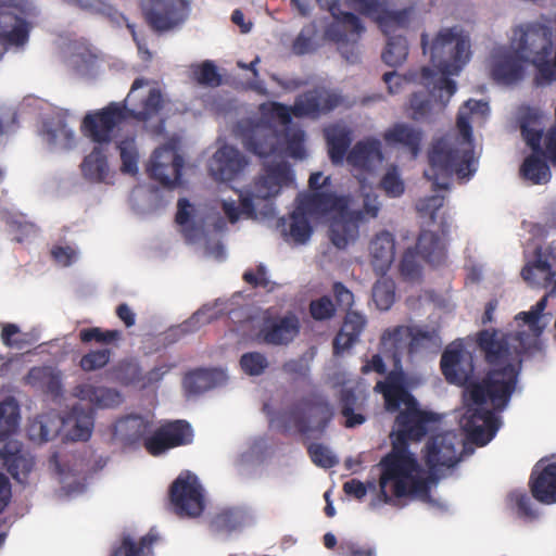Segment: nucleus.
Wrapping results in <instances>:
<instances>
[{
	"instance_id": "774afa93",
	"label": "nucleus",
	"mask_w": 556,
	"mask_h": 556,
	"mask_svg": "<svg viewBox=\"0 0 556 556\" xmlns=\"http://www.w3.org/2000/svg\"><path fill=\"white\" fill-rule=\"evenodd\" d=\"M304 139L305 134L301 129L286 131V153L293 159H304L306 155Z\"/></svg>"
},
{
	"instance_id": "72a5a7b5",
	"label": "nucleus",
	"mask_w": 556,
	"mask_h": 556,
	"mask_svg": "<svg viewBox=\"0 0 556 556\" xmlns=\"http://www.w3.org/2000/svg\"><path fill=\"white\" fill-rule=\"evenodd\" d=\"M73 394L81 401L89 402L96 408H113L123 401L121 393L115 389L96 387L90 383L76 386Z\"/></svg>"
},
{
	"instance_id": "a18cd8bd",
	"label": "nucleus",
	"mask_w": 556,
	"mask_h": 556,
	"mask_svg": "<svg viewBox=\"0 0 556 556\" xmlns=\"http://www.w3.org/2000/svg\"><path fill=\"white\" fill-rule=\"evenodd\" d=\"M400 28H392L390 34H384L388 37L387 46L382 52V60L389 66L401 65L408 55V43L404 36L395 35L394 33Z\"/></svg>"
},
{
	"instance_id": "473e14b6",
	"label": "nucleus",
	"mask_w": 556,
	"mask_h": 556,
	"mask_svg": "<svg viewBox=\"0 0 556 556\" xmlns=\"http://www.w3.org/2000/svg\"><path fill=\"white\" fill-rule=\"evenodd\" d=\"M328 155L332 164H342L353 140L352 130L342 124H331L324 129Z\"/></svg>"
},
{
	"instance_id": "7c9ffc66",
	"label": "nucleus",
	"mask_w": 556,
	"mask_h": 556,
	"mask_svg": "<svg viewBox=\"0 0 556 556\" xmlns=\"http://www.w3.org/2000/svg\"><path fill=\"white\" fill-rule=\"evenodd\" d=\"M369 253L375 273L377 275H386L394 261V236L388 230L376 233L369 243Z\"/></svg>"
},
{
	"instance_id": "69168bd1",
	"label": "nucleus",
	"mask_w": 556,
	"mask_h": 556,
	"mask_svg": "<svg viewBox=\"0 0 556 556\" xmlns=\"http://www.w3.org/2000/svg\"><path fill=\"white\" fill-rule=\"evenodd\" d=\"M307 453L315 465L325 469L332 468L339 463L331 451L320 443H311Z\"/></svg>"
},
{
	"instance_id": "0eeeda50",
	"label": "nucleus",
	"mask_w": 556,
	"mask_h": 556,
	"mask_svg": "<svg viewBox=\"0 0 556 556\" xmlns=\"http://www.w3.org/2000/svg\"><path fill=\"white\" fill-rule=\"evenodd\" d=\"M140 8L146 23L156 34L180 28L191 11L189 0H141Z\"/></svg>"
},
{
	"instance_id": "cd10ccee",
	"label": "nucleus",
	"mask_w": 556,
	"mask_h": 556,
	"mask_svg": "<svg viewBox=\"0 0 556 556\" xmlns=\"http://www.w3.org/2000/svg\"><path fill=\"white\" fill-rule=\"evenodd\" d=\"M362 212H351L349 207L337 213L330 220L329 239L338 249H345L358 237Z\"/></svg>"
},
{
	"instance_id": "423d86ee",
	"label": "nucleus",
	"mask_w": 556,
	"mask_h": 556,
	"mask_svg": "<svg viewBox=\"0 0 556 556\" xmlns=\"http://www.w3.org/2000/svg\"><path fill=\"white\" fill-rule=\"evenodd\" d=\"M419 83L424 89L409 99L410 118L416 122L427 119L438 106L443 110L456 92V83L450 77L438 76L430 67L420 70Z\"/></svg>"
},
{
	"instance_id": "2f4dec72",
	"label": "nucleus",
	"mask_w": 556,
	"mask_h": 556,
	"mask_svg": "<svg viewBox=\"0 0 556 556\" xmlns=\"http://www.w3.org/2000/svg\"><path fill=\"white\" fill-rule=\"evenodd\" d=\"M300 208L308 215H324L329 212L339 213L349 206L346 197L330 192H313L298 198Z\"/></svg>"
},
{
	"instance_id": "37998d69",
	"label": "nucleus",
	"mask_w": 556,
	"mask_h": 556,
	"mask_svg": "<svg viewBox=\"0 0 556 556\" xmlns=\"http://www.w3.org/2000/svg\"><path fill=\"white\" fill-rule=\"evenodd\" d=\"M160 427L172 448L189 445L193 442V429L185 419L168 420Z\"/></svg>"
},
{
	"instance_id": "1a4fd4ad",
	"label": "nucleus",
	"mask_w": 556,
	"mask_h": 556,
	"mask_svg": "<svg viewBox=\"0 0 556 556\" xmlns=\"http://www.w3.org/2000/svg\"><path fill=\"white\" fill-rule=\"evenodd\" d=\"M292 181L293 173L289 164L281 162L265 166L264 174L254 181L253 192L240 194V212L248 217H254V198L262 200L275 198L283 186H289Z\"/></svg>"
},
{
	"instance_id": "ea45409f",
	"label": "nucleus",
	"mask_w": 556,
	"mask_h": 556,
	"mask_svg": "<svg viewBox=\"0 0 556 556\" xmlns=\"http://www.w3.org/2000/svg\"><path fill=\"white\" fill-rule=\"evenodd\" d=\"M25 380L27 384L38 388L54 397L60 396L62 393L61 379L50 368L33 367L29 369Z\"/></svg>"
},
{
	"instance_id": "e2e57ef3",
	"label": "nucleus",
	"mask_w": 556,
	"mask_h": 556,
	"mask_svg": "<svg viewBox=\"0 0 556 556\" xmlns=\"http://www.w3.org/2000/svg\"><path fill=\"white\" fill-rule=\"evenodd\" d=\"M380 187L391 198H397L404 193V181L401 179L396 166H392L387 170L381 178Z\"/></svg>"
},
{
	"instance_id": "aec40b11",
	"label": "nucleus",
	"mask_w": 556,
	"mask_h": 556,
	"mask_svg": "<svg viewBox=\"0 0 556 556\" xmlns=\"http://www.w3.org/2000/svg\"><path fill=\"white\" fill-rule=\"evenodd\" d=\"M152 430V421L148 418L130 414L117 419L113 426L112 438L126 448L143 446V440Z\"/></svg>"
},
{
	"instance_id": "c756f323",
	"label": "nucleus",
	"mask_w": 556,
	"mask_h": 556,
	"mask_svg": "<svg viewBox=\"0 0 556 556\" xmlns=\"http://www.w3.org/2000/svg\"><path fill=\"white\" fill-rule=\"evenodd\" d=\"M382 137L388 147L403 148L413 157H417L420 152L424 132L409 124L395 123L383 132Z\"/></svg>"
},
{
	"instance_id": "bb28decb",
	"label": "nucleus",
	"mask_w": 556,
	"mask_h": 556,
	"mask_svg": "<svg viewBox=\"0 0 556 556\" xmlns=\"http://www.w3.org/2000/svg\"><path fill=\"white\" fill-rule=\"evenodd\" d=\"M409 326H395L386 329L380 337V350L392 358L393 369L390 372H399L402 376V383H405L406 377L402 366V357L407 354V344L410 340Z\"/></svg>"
},
{
	"instance_id": "9b49d317",
	"label": "nucleus",
	"mask_w": 556,
	"mask_h": 556,
	"mask_svg": "<svg viewBox=\"0 0 556 556\" xmlns=\"http://www.w3.org/2000/svg\"><path fill=\"white\" fill-rule=\"evenodd\" d=\"M126 118L127 105L111 102L100 111L88 113L81 123L83 132L98 144L109 143L114 129Z\"/></svg>"
},
{
	"instance_id": "864d4df0",
	"label": "nucleus",
	"mask_w": 556,
	"mask_h": 556,
	"mask_svg": "<svg viewBox=\"0 0 556 556\" xmlns=\"http://www.w3.org/2000/svg\"><path fill=\"white\" fill-rule=\"evenodd\" d=\"M122 339V331L117 329L103 330L100 327L84 328L79 331V340L81 343L88 344L92 341L99 344H112Z\"/></svg>"
},
{
	"instance_id": "8fccbe9b",
	"label": "nucleus",
	"mask_w": 556,
	"mask_h": 556,
	"mask_svg": "<svg viewBox=\"0 0 556 556\" xmlns=\"http://www.w3.org/2000/svg\"><path fill=\"white\" fill-rule=\"evenodd\" d=\"M380 276L372 287V300L379 309L387 311L395 300V283L386 275Z\"/></svg>"
},
{
	"instance_id": "79ce46f5",
	"label": "nucleus",
	"mask_w": 556,
	"mask_h": 556,
	"mask_svg": "<svg viewBox=\"0 0 556 556\" xmlns=\"http://www.w3.org/2000/svg\"><path fill=\"white\" fill-rule=\"evenodd\" d=\"M520 130L526 143L534 153H543L541 140L543 129L541 127L540 116L532 110H527L520 117Z\"/></svg>"
},
{
	"instance_id": "6e6d98bb",
	"label": "nucleus",
	"mask_w": 556,
	"mask_h": 556,
	"mask_svg": "<svg viewBox=\"0 0 556 556\" xmlns=\"http://www.w3.org/2000/svg\"><path fill=\"white\" fill-rule=\"evenodd\" d=\"M419 252L416 249L408 248L403 253L400 261V275L405 281H417L421 277V266L418 262Z\"/></svg>"
},
{
	"instance_id": "603ef678",
	"label": "nucleus",
	"mask_w": 556,
	"mask_h": 556,
	"mask_svg": "<svg viewBox=\"0 0 556 556\" xmlns=\"http://www.w3.org/2000/svg\"><path fill=\"white\" fill-rule=\"evenodd\" d=\"M244 521V513L239 508H225L217 513L212 526L217 531L230 532L238 529Z\"/></svg>"
},
{
	"instance_id": "13d9d810",
	"label": "nucleus",
	"mask_w": 556,
	"mask_h": 556,
	"mask_svg": "<svg viewBox=\"0 0 556 556\" xmlns=\"http://www.w3.org/2000/svg\"><path fill=\"white\" fill-rule=\"evenodd\" d=\"M193 76L203 86L217 87L222 84V76L212 61H204L194 66Z\"/></svg>"
},
{
	"instance_id": "f03ea898",
	"label": "nucleus",
	"mask_w": 556,
	"mask_h": 556,
	"mask_svg": "<svg viewBox=\"0 0 556 556\" xmlns=\"http://www.w3.org/2000/svg\"><path fill=\"white\" fill-rule=\"evenodd\" d=\"M375 390L383 395L388 412H399L392 448L380 462V496L389 504L392 497L386 490L388 485L395 497L413 494L422 485L416 477L420 466L416 456L410 453L408 442L420 441L437 418L433 413L419 407L418 401L407 390L405 383H402V376L399 372H389L383 381L377 382Z\"/></svg>"
},
{
	"instance_id": "39448f33",
	"label": "nucleus",
	"mask_w": 556,
	"mask_h": 556,
	"mask_svg": "<svg viewBox=\"0 0 556 556\" xmlns=\"http://www.w3.org/2000/svg\"><path fill=\"white\" fill-rule=\"evenodd\" d=\"M37 9L29 0H0V60L11 48H22L29 40L30 18Z\"/></svg>"
},
{
	"instance_id": "c9c22d12",
	"label": "nucleus",
	"mask_w": 556,
	"mask_h": 556,
	"mask_svg": "<svg viewBox=\"0 0 556 556\" xmlns=\"http://www.w3.org/2000/svg\"><path fill=\"white\" fill-rule=\"evenodd\" d=\"M425 262L432 266H440L446 260V248L441 238L433 231L422 230L415 248Z\"/></svg>"
},
{
	"instance_id": "4be33fe9",
	"label": "nucleus",
	"mask_w": 556,
	"mask_h": 556,
	"mask_svg": "<svg viewBox=\"0 0 556 556\" xmlns=\"http://www.w3.org/2000/svg\"><path fill=\"white\" fill-rule=\"evenodd\" d=\"M341 103V98L324 89H312L296 97L293 103L295 117L316 118L327 114Z\"/></svg>"
},
{
	"instance_id": "0e129e2a",
	"label": "nucleus",
	"mask_w": 556,
	"mask_h": 556,
	"mask_svg": "<svg viewBox=\"0 0 556 556\" xmlns=\"http://www.w3.org/2000/svg\"><path fill=\"white\" fill-rule=\"evenodd\" d=\"M261 112L264 117L278 121L282 126H288L292 121L293 105L288 106L279 102L262 104Z\"/></svg>"
},
{
	"instance_id": "6e6552de",
	"label": "nucleus",
	"mask_w": 556,
	"mask_h": 556,
	"mask_svg": "<svg viewBox=\"0 0 556 556\" xmlns=\"http://www.w3.org/2000/svg\"><path fill=\"white\" fill-rule=\"evenodd\" d=\"M173 510L180 517L197 518L205 508L204 489L193 472L186 470L178 475L169 486Z\"/></svg>"
},
{
	"instance_id": "a878e982",
	"label": "nucleus",
	"mask_w": 556,
	"mask_h": 556,
	"mask_svg": "<svg viewBox=\"0 0 556 556\" xmlns=\"http://www.w3.org/2000/svg\"><path fill=\"white\" fill-rule=\"evenodd\" d=\"M532 496L543 504L556 503V459L544 464L541 459L532 469L529 480Z\"/></svg>"
},
{
	"instance_id": "5701e85b",
	"label": "nucleus",
	"mask_w": 556,
	"mask_h": 556,
	"mask_svg": "<svg viewBox=\"0 0 556 556\" xmlns=\"http://www.w3.org/2000/svg\"><path fill=\"white\" fill-rule=\"evenodd\" d=\"M247 165L248 160L238 149L225 144L214 153L208 169L215 180L231 181Z\"/></svg>"
},
{
	"instance_id": "680f3d73",
	"label": "nucleus",
	"mask_w": 556,
	"mask_h": 556,
	"mask_svg": "<svg viewBox=\"0 0 556 556\" xmlns=\"http://www.w3.org/2000/svg\"><path fill=\"white\" fill-rule=\"evenodd\" d=\"M117 380L124 386L136 384L142 380L141 368L138 363L123 361L115 369Z\"/></svg>"
},
{
	"instance_id": "a19ab883",
	"label": "nucleus",
	"mask_w": 556,
	"mask_h": 556,
	"mask_svg": "<svg viewBox=\"0 0 556 556\" xmlns=\"http://www.w3.org/2000/svg\"><path fill=\"white\" fill-rule=\"evenodd\" d=\"M220 372L215 369H195L184 378V389L188 395H199L216 386Z\"/></svg>"
},
{
	"instance_id": "b1692460",
	"label": "nucleus",
	"mask_w": 556,
	"mask_h": 556,
	"mask_svg": "<svg viewBox=\"0 0 556 556\" xmlns=\"http://www.w3.org/2000/svg\"><path fill=\"white\" fill-rule=\"evenodd\" d=\"M553 256L547 249L538 247L534 260L521 269L522 279L531 287L551 290L555 282L556 273L553 270Z\"/></svg>"
},
{
	"instance_id": "338daca9",
	"label": "nucleus",
	"mask_w": 556,
	"mask_h": 556,
	"mask_svg": "<svg viewBox=\"0 0 556 556\" xmlns=\"http://www.w3.org/2000/svg\"><path fill=\"white\" fill-rule=\"evenodd\" d=\"M143 447L154 457L161 456L172 450L161 427L156 428L150 435L143 440Z\"/></svg>"
},
{
	"instance_id": "20e7f679",
	"label": "nucleus",
	"mask_w": 556,
	"mask_h": 556,
	"mask_svg": "<svg viewBox=\"0 0 556 556\" xmlns=\"http://www.w3.org/2000/svg\"><path fill=\"white\" fill-rule=\"evenodd\" d=\"M421 48L430 54L432 68L438 76L457 75L470 60V41L454 28L441 29L429 47L428 35H421Z\"/></svg>"
},
{
	"instance_id": "bf43d9fd",
	"label": "nucleus",
	"mask_w": 556,
	"mask_h": 556,
	"mask_svg": "<svg viewBox=\"0 0 556 556\" xmlns=\"http://www.w3.org/2000/svg\"><path fill=\"white\" fill-rule=\"evenodd\" d=\"M240 366L247 375L260 376L268 367V362L260 352H248L240 357Z\"/></svg>"
},
{
	"instance_id": "e433bc0d",
	"label": "nucleus",
	"mask_w": 556,
	"mask_h": 556,
	"mask_svg": "<svg viewBox=\"0 0 556 556\" xmlns=\"http://www.w3.org/2000/svg\"><path fill=\"white\" fill-rule=\"evenodd\" d=\"M65 422L71 425L68 435L73 441H87L93 429V412L81 404H76L72 407Z\"/></svg>"
},
{
	"instance_id": "4c0bfd02",
	"label": "nucleus",
	"mask_w": 556,
	"mask_h": 556,
	"mask_svg": "<svg viewBox=\"0 0 556 556\" xmlns=\"http://www.w3.org/2000/svg\"><path fill=\"white\" fill-rule=\"evenodd\" d=\"M80 167L87 180L105 182L110 174V167L104 149L101 146H96L84 159Z\"/></svg>"
},
{
	"instance_id": "49530a36",
	"label": "nucleus",
	"mask_w": 556,
	"mask_h": 556,
	"mask_svg": "<svg viewBox=\"0 0 556 556\" xmlns=\"http://www.w3.org/2000/svg\"><path fill=\"white\" fill-rule=\"evenodd\" d=\"M20 422V406L13 397L0 402V441L13 434Z\"/></svg>"
},
{
	"instance_id": "4d7b16f0",
	"label": "nucleus",
	"mask_w": 556,
	"mask_h": 556,
	"mask_svg": "<svg viewBox=\"0 0 556 556\" xmlns=\"http://www.w3.org/2000/svg\"><path fill=\"white\" fill-rule=\"evenodd\" d=\"M111 354L110 349L91 350L83 355L79 367L87 372L102 369L109 364Z\"/></svg>"
},
{
	"instance_id": "9d476101",
	"label": "nucleus",
	"mask_w": 556,
	"mask_h": 556,
	"mask_svg": "<svg viewBox=\"0 0 556 556\" xmlns=\"http://www.w3.org/2000/svg\"><path fill=\"white\" fill-rule=\"evenodd\" d=\"M332 418V409L325 400L302 399L288 413L289 424L301 434L323 433Z\"/></svg>"
},
{
	"instance_id": "3c124183",
	"label": "nucleus",
	"mask_w": 556,
	"mask_h": 556,
	"mask_svg": "<svg viewBox=\"0 0 556 556\" xmlns=\"http://www.w3.org/2000/svg\"><path fill=\"white\" fill-rule=\"evenodd\" d=\"M156 536L152 534L143 535L138 543H136L129 535L122 539L118 547L114 548L111 556H143L146 549H150Z\"/></svg>"
},
{
	"instance_id": "052dcab7",
	"label": "nucleus",
	"mask_w": 556,
	"mask_h": 556,
	"mask_svg": "<svg viewBox=\"0 0 556 556\" xmlns=\"http://www.w3.org/2000/svg\"><path fill=\"white\" fill-rule=\"evenodd\" d=\"M309 315L314 320L331 319L336 314V305L328 295L312 300L308 306Z\"/></svg>"
},
{
	"instance_id": "f257e3e1",
	"label": "nucleus",
	"mask_w": 556,
	"mask_h": 556,
	"mask_svg": "<svg viewBox=\"0 0 556 556\" xmlns=\"http://www.w3.org/2000/svg\"><path fill=\"white\" fill-rule=\"evenodd\" d=\"M545 303L538 301L527 312L515 316L517 330L503 332L498 329H483L477 333V346L491 366L486 376L467 389L469 405L463 418V429L467 439L478 446H484L495 435L500 418L495 412H502L508 405L516 389L522 358L530 357L542 350L541 336L546 327L543 320Z\"/></svg>"
},
{
	"instance_id": "ddd939ff",
	"label": "nucleus",
	"mask_w": 556,
	"mask_h": 556,
	"mask_svg": "<svg viewBox=\"0 0 556 556\" xmlns=\"http://www.w3.org/2000/svg\"><path fill=\"white\" fill-rule=\"evenodd\" d=\"M236 132L244 149L260 157H267L278 150L280 132L271 124L242 121Z\"/></svg>"
},
{
	"instance_id": "2eb2a0df",
	"label": "nucleus",
	"mask_w": 556,
	"mask_h": 556,
	"mask_svg": "<svg viewBox=\"0 0 556 556\" xmlns=\"http://www.w3.org/2000/svg\"><path fill=\"white\" fill-rule=\"evenodd\" d=\"M299 317L289 312L283 316L266 313L257 332V340L268 345L281 346L291 343L300 333Z\"/></svg>"
},
{
	"instance_id": "dca6fc26",
	"label": "nucleus",
	"mask_w": 556,
	"mask_h": 556,
	"mask_svg": "<svg viewBox=\"0 0 556 556\" xmlns=\"http://www.w3.org/2000/svg\"><path fill=\"white\" fill-rule=\"evenodd\" d=\"M353 8L361 14L372 18L383 34L392 28H406L409 24L412 9L397 11L388 9L387 0H351Z\"/></svg>"
},
{
	"instance_id": "f8f14e48",
	"label": "nucleus",
	"mask_w": 556,
	"mask_h": 556,
	"mask_svg": "<svg viewBox=\"0 0 556 556\" xmlns=\"http://www.w3.org/2000/svg\"><path fill=\"white\" fill-rule=\"evenodd\" d=\"M184 157L175 143H167L154 150L147 166L148 175L165 188H175L181 184Z\"/></svg>"
},
{
	"instance_id": "f704fd0d",
	"label": "nucleus",
	"mask_w": 556,
	"mask_h": 556,
	"mask_svg": "<svg viewBox=\"0 0 556 556\" xmlns=\"http://www.w3.org/2000/svg\"><path fill=\"white\" fill-rule=\"evenodd\" d=\"M410 340L407 344V356L410 362L414 357L424 351H437L442 345L440 328L434 326H413L410 327Z\"/></svg>"
},
{
	"instance_id": "de8ad7c7",
	"label": "nucleus",
	"mask_w": 556,
	"mask_h": 556,
	"mask_svg": "<svg viewBox=\"0 0 556 556\" xmlns=\"http://www.w3.org/2000/svg\"><path fill=\"white\" fill-rule=\"evenodd\" d=\"M339 403L341 415L345 418L344 427L354 428L365 422L366 417L362 413L356 412L358 408V399L353 389H342Z\"/></svg>"
},
{
	"instance_id": "6ab92c4d",
	"label": "nucleus",
	"mask_w": 556,
	"mask_h": 556,
	"mask_svg": "<svg viewBox=\"0 0 556 556\" xmlns=\"http://www.w3.org/2000/svg\"><path fill=\"white\" fill-rule=\"evenodd\" d=\"M323 10L330 12L334 18V23L331 24L327 30V36L336 42H345L351 37H359L365 31V27L362 24L358 16L352 12H344L340 9V0H316Z\"/></svg>"
},
{
	"instance_id": "f3484780",
	"label": "nucleus",
	"mask_w": 556,
	"mask_h": 556,
	"mask_svg": "<svg viewBox=\"0 0 556 556\" xmlns=\"http://www.w3.org/2000/svg\"><path fill=\"white\" fill-rule=\"evenodd\" d=\"M492 59L491 77L494 81L513 85L523 78L525 64L528 61L511 45L495 49Z\"/></svg>"
},
{
	"instance_id": "c03bdc74",
	"label": "nucleus",
	"mask_w": 556,
	"mask_h": 556,
	"mask_svg": "<svg viewBox=\"0 0 556 556\" xmlns=\"http://www.w3.org/2000/svg\"><path fill=\"white\" fill-rule=\"evenodd\" d=\"M542 156L543 153L533 152L520 167V175L534 185L546 184L551 179L549 166Z\"/></svg>"
},
{
	"instance_id": "a211bd4d",
	"label": "nucleus",
	"mask_w": 556,
	"mask_h": 556,
	"mask_svg": "<svg viewBox=\"0 0 556 556\" xmlns=\"http://www.w3.org/2000/svg\"><path fill=\"white\" fill-rule=\"evenodd\" d=\"M440 367L448 383L466 386V388L472 383L470 382L475 370L472 355L462 345L447 348L442 353ZM466 392L469 394L468 389Z\"/></svg>"
},
{
	"instance_id": "393cba45",
	"label": "nucleus",
	"mask_w": 556,
	"mask_h": 556,
	"mask_svg": "<svg viewBox=\"0 0 556 556\" xmlns=\"http://www.w3.org/2000/svg\"><path fill=\"white\" fill-rule=\"evenodd\" d=\"M34 465V457L17 441H8L0 448V469H5L18 482L27 479Z\"/></svg>"
},
{
	"instance_id": "412c9836",
	"label": "nucleus",
	"mask_w": 556,
	"mask_h": 556,
	"mask_svg": "<svg viewBox=\"0 0 556 556\" xmlns=\"http://www.w3.org/2000/svg\"><path fill=\"white\" fill-rule=\"evenodd\" d=\"M147 85V79L136 78L127 98L123 102L127 105L128 117L139 122H148L156 116L163 109V96L157 88H151L146 97L141 98L139 102L134 103L136 91Z\"/></svg>"
},
{
	"instance_id": "7ed1b4c3",
	"label": "nucleus",
	"mask_w": 556,
	"mask_h": 556,
	"mask_svg": "<svg viewBox=\"0 0 556 556\" xmlns=\"http://www.w3.org/2000/svg\"><path fill=\"white\" fill-rule=\"evenodd\" d=\"M456 126L457 131L434 139L428 150L429 168L424 175L434 191L448 189L453 175L469 179L477 170L469 115L460 111Z\"/></svg>"
},
{
	"instance_id": "09e8293b",
	"label": "nucleus",
	"mask_w": 556,
	"mask_h": 556,
	"mask_svg": "<svg viewBox=\"0 0 556 556\" xmlns=\"http://www.w3.org/2000/svg\"><path fill=\"white\" fill-rule=\"evenodd\" d=\"M307 216L308 214L303 208H300L299 204L290 216L289 236L296 243L303 244L307 242L313 233Z\"/></svg>"
},
{
	"instance_id": "c85d7f7f",
	"label": "nucleus",
	"mask_w": 556,
	"mask_h": 556,
	"mask_svg": "<svg viewBox=\"0 0 556 556\" xmlns=\"http://www.w3.org/2000/svg\"><path fill=\"white\" fill-rule=\"evenodd\" d=\"M366 326L365 315L356 311H348L342 326L332 341L333 355L340 356L350 351L359 341Z\"/></svg>"
},
{
	"instance_id": "4468645a",
	"label": "nucleus",
	"mask_w": 556,
	"mask_h": 556,
	"mask_svg": "<svg viewBox=\"0 0 556 556\" xmlns=\"http://www.w3.org/2000/svg\"><path fill=\"white\" fill-rule=\"evenodd\" d=\"M459 439L453 431H445L429 438L424 450L425 464L431 472L452 468L460 460L457 446Z\"/></svg>"
},
{
	"instance_id": "58836bf2",
	"label": "nucleus",
	"mask_w": 556,
	"mask_h": 556,
	"mask_svg": "<svg viewBox=\"0 0 556 556\" xmlns=\"http://www.w3.org/2000/svg\"><path fill=\"white\" fill-rule=\"evenodd\" d=\"M381 146L376 139L358 141L348 153L349 164L361 169H367L374 161H381Z\"/></svg>"
},
{
	"instance_id": "5fc2aeb1",
	"label": "nucleus",
	"mask_w": 556,
	"mask_h": 556,
	"mask_svg": "<svg viewBox=\"0 0 556 556\" xmlns=\"http://www.w3.org/2000/svg\"><path fill=\"white\" fill-rule=\"evenodd\" d=\"M117 148L122 160L121 172L123 174L136 176L138 174L139 154L135 140L124 139L118 143Z\"/></svg>"
}]
</instances>
